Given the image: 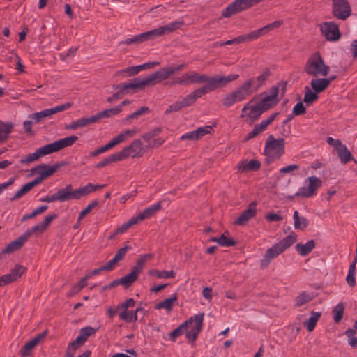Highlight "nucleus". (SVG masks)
I'll list each match as a JSON object with an SVG mask.
<instances>
[{
	"instance_id": "obj_1",
	"label": "nucleus",
	"mask_w": 357,
	"mask_h": 357,
	"mask_svg": "<svg viewBox=\"0 0 357 357\" xmlns=\"http://www.w3.org/2000/svg\"><path fill=\"white\" fill-rule=\"evenodd\" d=\"M296 235L291 233L268 248L261 261V266H267L273 259L291 247L296 241Z\"/></svg>"
},
{
	"instance_id": "obj_2",
	"label": "nucleus",
	"mask_w": 357,
	"mask_h": 357,
	"mask_svg": "<svg viewBox=\"0 0 357 357\" xmlns=\"http://www.w3.org/2000/svg\"><path fill=\"white\" fill-rule=\"evenodd\" d=\"M329 66L324 61L319 52L311 55L304 67V72L314 77H325L328 74Z\"/></svg>"
},
{
	"instance_id": "obj_3",
	"label": "nucleus",
	"mask_w": 357,
	"mask_h": 357,
	"mask_svg": "<svg viewBox=\"0 0 357 357\" xmlns=\"http://www.w3.org/2000/svg\"><path fill=\"white\" fill-rule=\"evenodd\" d=\"M157 84L153 73H151L142 78L136 77L129 83L119 84L114 86V89H120V93L126 94L131 91H136L138 89H143L147 86H154Z\"/></svg>"
},
{
	"instance_id": "obj_4",
	"label": "nucleus",
	"mask_w": 357,
	"mask_h": 357,
	"mask_svg": "<svg viewBox=\"0 0 357 357\" xmlns=\"http://www.w3.org/2000/svg\"><path fill=\"white\" fill-rule=\"evenodd\" d=\"M284 139L280 138L276 139L273 135H269L266 141L264 149V153L267 157L268 162H271L279 159L284 153Z\"/></svg>"
},
{
	"instance_id": "obj_5",
	"label": "nucleus",
	"mask_w": 357,
	"mask_h": 357,
	"mask_svg": "<svg viewBox=\"0 0 357 357\" xmlns=\"http://www.w3.org/2000/svg\"><path fill=\"white\" fill-rule=\"evenodd\" d=\"M286 89L287 82L284 81L279 82L276 85L272 86L270 89V94L257 102L262 111L264 112L275 106L280 100L278 98L279 93L281 92V95L283 96Z\"/></svg>"
},
{
	"instance_id": "obj_6",
	"label": "nucleus",
	"mask_w": 357,
	"mask_h": 357,
	"mask_svg": "<svg viewBox=\"0 0 357 357\" xmlns=\"http://www.w3.org/2000/svg\"><path fill=\"white\" fill-rule=\"evenodd\" d=\"M238 77V74L229 75L227 76L216 75L213 77L206 75V84L199 88L202 93L205 95L208 92L225 86L228 83L236 80Z\"/></svg>"
},
{
	"instance_id": "obj_7",
	"label": "nucleus",
	"mask_w": 357,
	"mask_h": 357,
	"mask_svg": "<svg viewBox=\"0 0 357 357\" xmlns=\"http://www.w3.org/2000/svg\"><path fill=\"white\" fill-rule=\"evenodd\" d=\"M282 23L283 22L282 20H276L271 24L264 26L262 28H260L257 30H255L248 34L241 35L235 38H233V43L240 44L256 40L259 37L264 36L271 30L280 27L282 24Z\"/></svg>"
},
{
	"instance_id": "obj_8",
	"label": "nucleus",
	"mask_w": 357,
	"mask_h": 357,
	"mask_svg": "<svg viewBox=\"0 0 357 357\" xmlns=\"http://www.w3.org/2000/svg\"><path fill=\"white\" fill-rule=\"evenodd\" d=\"M204 318V313L202 312L190 317L183 322V324H186V330L189 328L185 334V337L188 340L194 342L197 338L202 328Z\"/></svg>"
},
{
	"instance_id": "obj_9",
	"label": "nucleus",
	"mask_w": 357,
	"mask_h": 357,
	"mask_svg": "<svg viewBox=\"0 0 357 357\" xmlns=\"http://www.w3.org/2000/svg\"><path fill=\"white\" fill-rule=\"evenodd\" d=\"M244 83L231 93L225 95L222 98V105L226 107H230L237 102H243L251 95Z\"/></svg>"
},
{
	"instance_id": "obj_10",
	"label": "nucleus",
	"mask_w": 357,
	"mask_h": 357,
	"mask_svg": "<svg viewBox=\"0 0 357 357\" xmlns=\"http://www.w3.org/2000/svg\"><path fill=\"white\" fill-rule=\"evenodd\" d=\"M263 0H235L229 4L222 12L224 17H229L233 15L251 8Z\"/></svg>"
},
{
	"instance_id": "obj_11",
	"label": "nucleus",
	"mask_w": 357,
	"mask_h": 357,
	"mask_svg": "<svg viewBox=\"0 0 357 357\" xmlns=\"http://www.w3.org/2000/svg\"><path fill=\"white\" fill-rule=\"evenodd\" d=\"M307 183V185L301 187L295 193V197H300L303 198H309L314 196L317 194V190L321 186V180L316 176L308 177L305 183Z\"/></svg>"
},
{
	"instance_id": "obj_12",
	"label": "nucleus",
	"mask_w": 357,
	"mask_h": 357,
	"mask_svg": "<svg viewBox=\"0 0 357 357\" xmlns=\"http://www.w3.org/2000/svg\"><path fill=\"white\" fill-rule=\"evenodd\" d=\"M121 160L132 157V158H140L144 153V149L141 139H135L132 143L125 146L121 151L118 152Z\"/></svg>"
},
{
	"instance_id": "obj_13",
	"label": "nucleus",
	"mask_w": 357,
	"mask_h": 357,
	"mask_svg": "<svg viewBox=\"0 0 357 357\" xmlns=\"http://www.w3.org/2000/svg\"><path fill=\"white\" fill-rule=\"evenodd\" d=\"M333 15L341 20H346L351 15V8L348 0H331Z\"/></svg>"
},
{
	"instance_id": "obj_14",
	"label": "nucleus",
	"mask_w": 357,
	"mask_h": 357,
	"mask_svg": "<svg viewBox=\"0 0 357 357\" xmlns=\"http://www.w3.org/2000/svg\"><path fill=\"white\" fill-rule=\"evenodd\" d=\"M326 142L336 150L340 162L342 164H347L351 160H354L351 152L340 139H335L331 137H328L326 139Z\"/></svg>"
},
{
	"instance_id": "obj_15",
	"label": "nucleus",
	"mask_w": 357,
	"mask_h": 357,
	"mask_svg": "<svg viewBox=\"0 0 357 357\" xmlns=\"http://www.w3.org/2000/svg\"><path fill=\"white\" fill-rule=\"evenodd\" d=\"M271 74V73L270 69L266 68L256 78H250L245 81L243 83L246 86L248 87L247 89L252 94L254 92L258 91L262 86L266 85Z\"/></svg>"
},
{
	"instance_id": "obj_16",
	"label": "nucleus",
	"mask_w": 357,
	"mask_h": 357,
	"mask_svg": "<svg viewBox=\"0 0 357 357\" xmlns=\"http://www.w3.org/2000/svg\"><path fill=\"white\" fill-rule=\"evenodd\" d=\"M320 31L328 40L337 41L341 36L339 26L334 22H326L321 24Z\"/></svg>"
},
{
	"instance_id": "obj_17",
	"label": "nucleus",
	"mask_w": 357,
	"mask_h": 357,
	"mask_svg": "<svg viewBox=\"0 0 357 357\" xmlns=\"http://www.w3.org/2000/svg\"><path fill=\"white\" fill-rule=\"evenodd\" d=\"M252 100H250L246 105H244V107L242 108V114H241L240 117H246L248 120H250L251 122H254L260 117L264 112L258 103L252 105Z\"/></svg>"
},
{
	"instance_id": "obj_18",
	"label": "nucleus",
	"mask_w": 357,
	"mask_h": 357,
	"mask_svg": "<svg viewBox=\"0 0 357 357\" xmlns=\"http://www.w3.org/2000/svg\"><path fill=\"white\" fill-rule=\"evenodd\" d=\"M185 63H181L177 66H169L167 68H162L160 70L153 73L155 80L158 83L162 82L164 80L167 79L170 76L174 74L176 72L182 70L185 68Z\"/></svg>"
},
{
	"instance_id": "obj_19",
	"label": "nucleus",
	"mask_w": 357,
	"mask_h": 357,
	"mask_svg": "<svg viewBox=\"0 0 357 357\" xmlns=\"http://www.w3.org/2000/svg\"><path fill=\"white\" fill-rule=\"evenodd\" d=\"M78 140V137L75 135L69 136L61 139L47 144L50 153L57 152L66 147L71 146L75 142Z\"/></svg>"
},
{
	"instance_id": "obj_20",
	"label": "nucleus",
	"mask_w": 357,
	"mask_h": 357,
	"mask_svg": "<svg viewBox=\"0 0 357 357\" xmlns=\"http://www.w3.org/2000/svg\"><path fill=\"white\" fill-rule=\"evenodd\" d=\"M62 165L55 164L52 166H50L45 164H41L38 165L36 169L37 172L40 174L39 176L35 178V181H38L37 183L40 184L45 178L53 174L54 172L57 171V169L61 167Z\"/></svg>"
},
{
	"instance_id": "obj_21",
	"label": "nucleus",
	"mask_w": 357,
	"mask_h": 357,
	"mask_svg": "<svg viewBox=\"0 0 357 357\" xmlns=\"http://www.w3.org/2000/svg\"><path fill=\"white\" fill-rule=\"evenodd\" d=\"M106 186V184L102 185H94L93 183H88L87 185L80 187L78 189L73 190L72 196L74 197L75 199H79L81 197L87 196L90 193L96 190H100Z\"/></svg>"
},
{
	"instance_id": "obj_22",
	"label": "nucleus",
	"mask_w": 357,
	"mask_h": 357,
	"mask_svg": "<svg viewBox=\"0 0 357 357\" xmlns=\"http://www.w3.org/2000/svg\"><path fill=\"white\" fill-rule=\"evenodd\" d=\"M184 24V22L183 20L172 22L165 26H160L157 29H153L152 33L154 37V39L156 37L162 36L165 33H169L174 32V31L180 29Z\"/></svg>"
},
{
	"instance_id": "obj_23",
	"label": "nucleus",
	"mask_w": 357,
	"mask_h": 357,
	"mask_svg": "<svg viewBox=\"0 0 357 357\" xmlns=\"http://www.w3.org/2000/svg\"><path fill=\"white\" fill-rule=\"evenodd\" d=\"M162 208V201H160L143 210L137 216L133 217L137 223H139L145 219L153 216L158 211Z\"/></svg>"
},
{
	"instance_id": "obj_24",
	"label": "nucleus",
	"mask_w": 357,
	"mask_h": 357,
	"mask_svg": "<svg viewBox=\"0 0 357 357\" xmlns=\"http://www.w3.org/2000/svg\"><path fill=\"white\" fill-rule=\"evenodd\" d=\"M257 214L256 203H250L246 210H245L240 216L235 220V224L238 225H245L252 218Z\"/></svg>"
},
{
	"instance_id": "obj_25",
	"label": "nucleus",
	"mask_w": 357,
	"mask_h": 357,
	"mask_svg": "<svg viewBox=\"0 0 357 357\" xmlns=\"http://www.w3.org/2000/svg\"><path fill=\"white\" fill-rule=\"evenodd\" d=\"M27 241V235H22L15 241L8 243L6 248L1 251L2 254H10L16 250H20L23 245Z\"/></svg>"
},
{
	"instance_id": "obj_26",
	"label": "nucleus",
	"mask_w": 357,
	"mask_h": 357,
	"mask_svg": "<svg viewBox=\"0 0 357 357\" xmlns=\"http://www.w3.org/2000/svg\"><path fill=\"white\" fill-rule=\"evenodd\" d=\"M154 39L152 31L144 32L139 35L135 36L132 38H126L121 41L120 44L130 45V44H139L144 41Z\"/></svg>"
},
{
	"instance_id": "obj_27",
	"label": "nucleus",
	"mask_w": 357,
	"mask_h": 357,
	"mask_svg": "<svg viewBox=\"0 0 357 357\" xmlns=\"http://www.w3.org/2000/svg\"><path fill=\"white\" fill-rule=\"evenodd\" d=\"M50 154V151L48 149L47 145H45L38 149L36 151L31 154H29L26 155V158L22 159L20 160V162L24 163H29L33 161L37 160L39 158Z\"/></svg>"
},
{
	"instance_id": "obj_28",
	"label": "nucleus",
	"mask_w": 357,
	"mask_h": 357,
	"mask_svg": "<svg viewBox=\"0 0 357 357\" xmlns=\"http://www.w3.org/2000/svg\"><path fill=\"white\" fill-rule=\"evenodd\" d=\"M72 107L71 102H66L65 104L57 105L56 107L45 109L44 110H42L39 112V114H40L42 119L50 117L52 115L56 114L58 112H63L64 110H66Z\"/></svg>"
},
{
	"instance_id": "obj_29",
	"label": "nucleus",
	"mask_w": 357,
	"mask_h": 357,
	"mask_svg": "<svg viewBox=\"0 0 357 357\" xmlns=\"http://www.w3.org/2000/svg\"><path fill=\"white\" fill-rule=\"evenodd\" d=\"M312 89L317 93L324 91L329 86V80L326 78H314L310 82Z\"/></svg>"
},
{
	"instance_id": "obj_30",
	"label": "nucleus",
	"mask_w": 357,
	"mask_h": 357,
	"mask_svg": "<svg viewBox=\"0 0 357 357\" xmlns=\"http://www.w3.org/2000/svg\"><path fill=\"white\" fill-rule=\"evenodd\" d=\"M315 245L316 244L314 241L311 239L307 241L305 244L301 243H297L295 245V250L300 255L306 256L312 251L315 248Z\"/></svg>"
},
{
	"instance_id": "obj_31",
	"label": "nucleus",
	"mask_w": 357,
	"mask_h": 357,
	"mask_svg": "<svg viewBox=\"0 0 357 357\" xmlns=\"http://www.w3.org/2000/svg\"><path fill=\"white\" fill-rule=\"evenodd\" d=\"M98 330V328H93L91 326L81 328L78 336L76 337V342H80L84 345L89 337L96 333Z\"/></svg>"
},
{
	"instance_id": "obj_32",
	"label": "nucleus",
	"mask_w": 357,
	"mask_h": 357,
	"mask_svg": "<svg viewBox=\"0 0 357 357\" xmlns=\"http://www.w3.org/2000/svg\"><path fill=\"white\" fill-rule=\"evenodd\" d=\"M261 167V163L257 160H251L249 162L243 161L238 165V169L242 172L248 171H257Z\"/></svg>"
},
{
	"instance_id": "obj_33",
	"label": "nucleus",
	"mask_w": 357,
	"mask_h": 357,
	"mask_svg": "<svg viewBox=\"0 0 357 357\" xmlns=\"http://www.w3.org/2000/svg\"><path fill=\"white\" fill-rule=\"evenodd\" d=\"M202 96H204V94L199 88L196 89L181 100L184 107L192 105L196 102L197 99L201 98Z\"/></svg>"
},
{
	"instance_id": "obj_34",
	"label": "nucleus",
	"mask_w": 357,
	"mask_h": 357,
	"mask_svg": "<svg viewBox=\"0 0 357 357\" xmlns=\"http://www.w3.org/2000/svg\"><path fill=\"white\" fill-rule=\"evenodd\" d=\"M38 181H35V179H33V181H31V182H29V183H26L25 185H24L22 186V188H20V190H18L15 194L14 195L13 197H12L10 200L11 202H13L20 197H22V196H24V195H26L27 192H29L32 188H33L35 186H36L37 185H38L37 183Z\"/></svg>"
},
{
	"instance_id": "obj_35",
	"label": "nucleus",
	"mask_w": 357,
	"mask_h": 357,
	"mask_svg": "<svg viewBox=\"0 0 357 357\" xmlns=\"http://www.w3.org/2000/svg\"><path fill=\"white\" fill-rule=\"evenodd\" d=\"M26 268L20 264H17L12 268L9 273L6 274L10 283L16 281L25 272Z\"/></svg>"
},
{
	"instance_id": "obj_36",
	"label": "nucleus",
	"mask_w": 357,
	"mask_h": 357,
	"mask_svg": "<svg viewBox=\"0 0 357 357\" xmlns=\"http://www.w3.org/2000/svg\"><path fill=\"white\" fill-rule=\"evenodd\" d=\"M68 199V194L63 192V191H57L56 193H54L53 195L50 196H46L42 199H40L41 202H53L55 201H59L60 202H63L65 201H67Z\"/></svg>"
},
{
	"instance_id": "obj_37",
	"label": "nucleus",
	"mask_w": 357,
	"mask_h": 357,
	"mask_svg": "<svg viewBox=\"0 0 357 357\" xmlns=\"http://www.w3.org/2000/svg\"><path fill=\"white\" fill-rule=\"evenodd\" d=\"M140 310L139 307L134 311L123 310L119 314V318L127 323L135 322L137 320V312Z\"/></svg>"
},
{
	"instance_id": "obj_38",
	"label": "nucleus",
	"mask_w": 357,
	"mask_h": 357,
	"mask_svg": "<svg viewBox=\"0 0 357 357\" xmlns=\"http://www.w3.org/2000/svg\"><path fill=\"white\" fill-rule=\"evenodd\" d=\"M13 125L12 123H0V143H4L12 132Z\"/></svg>"
},
{
	"instance_id": "obj_39",
	"label": "nucleus",
	"mask_w": 357,
	"mask_h": 357,
	"mask_svg": "<svg viewBox=\"0 0 357 357\" xmlns=\"http://www.w3.org/2000/svg\"><path fill=\"white\" fill-rule=\"evenodd\" d=\"M139 132L137 129L127 130L124 132H121L119 135L116 136L113 139L116 142V144H119L126 141L128 139L132 138L137 133Z\"/></svg>"
},
{
	"instance_id": "obj_40",
	"label": "nucleus",
	"mask_w": 357,
	"mask_h": 357,
	"mask_svg": "<svg viewBox=\"0 0 357 357\" xmlns=\"http://www.w3.org/2000/svg\"><path fill=\"white\" fill-rule=\"evenodd\" d=\"M120 112H121V108L115 107L113 108H109V109H107L103 111L99 112L94 116L96 118V121L97 122L98 121H99L101 119L109 118L114 115L118 114Z\"/></svg>"
},
{
	"instance_id": "obj_41",
	"label": "nucleus",
	"mask_w": 357,
	"mask_h": 357,
	"mask_svg": "<svg viewBox=\"0 0 357 357\" xmlns=\"http://www.w3.org/2000/svg\"><path fill=\"white\" fill-rule=\"evenodd\" d=\"M293 218L294 221V226L296 229L303 230L308 226L309 222L307 219L299 216L298 211H294Z\"/></svg>"
},
{
	"instance_id": "obj_42",
	"label": "nucleus",
	"mask_w": 357,
	"mask_h": 357,
	"mask_svg": "<svg viewBox=\"0 0 357 357\" xmlns=\"http://www.w3.org/2000/svg\"><path fill=\"white\" fill-rule=\"evenodd\" d=\"M321 316V312H312L310 318L304 322V326L307 328V331L311 332L314 329L317 322L319 321Z\"/></svg>"
},
{
	"instance_id": "obj_43",
	"label": "nucleus",
	"mask_w": 357,
	"mask_h": 357,
	"mask_svg": "<svg viewBox=\"0 0 357 357\" xmlns=\"http://www.w3.org/2000/svg\"><path fill=\"white\" fill-rule=\"evenodd\" d=\"M305 96L303 102L310 106L319 99L318 93L310 89L308 86L305 87Z\"/></svg>"
},
{
	"instance_id": "obj_44",
	"label": "nucleus",
	"mask_w": 357,
	"mask_h": 357,
	"mask_svg": "<svg viewBox=\"0 0 357 357\" xmlns=\"http://www.w3.org/2000/svg\"><path fill=\"white\" fill-rule=\"evenodd\" d=\"M190 84V73H184L179 77H174L170 82H167V84L169 86H174L175 84L188 85Z\"/></svg>"
},
{
	"instance_id": "obj_45",
	"label": "nucleus",
	"mask_w": 357,
	"mask_h": 357,
	"mask_svg": "<svg viewBox=\"0 0 357 357\" xmlns=\"http://www.w3.org/2000/svg\"><path fill=\"white\" fill-rule=\"evenodd\" d=\"M139 274L132 269L131 272L119 279L120 284L125 287L130 286L137 279Z\"/></svg>"
},
{
	"instance_id": "obj_46",
	"label": "nucleus",
	"mask_w": 357,
	"mask_h": 357,
	"mask_svg": "<svg viewBox=\"0 0 357 357\" xmlns=\"http://www.w3.org/2000/svg\"><path fill=\"white\" fill-rule=\"evenodd\" d=\"M117 161H121V157L118 152L109 155V156L104 158L102 160L96 164V167L98 169L102 168L110 163L115 162Z\"/></svg>"
},
{
	"instance_id": "obj_47",
	"label": "nucleus",
	"mask_w": 357,
	"mask_h": 357,
	"mask_svg": "<svg viewBox=\"0 0 357 357\" xmlns=\"http://www.w3.org/2000/svg\"><path fill=\"white\" fill-rule=\"evenodd\" d=\"M176 300H177V296H176V294H174V296H172L169 298H167L163 300L162 301H160V303H158L156 305L155 308L156 309H165L167 310H171L173 307L174 303L176 302Z\"/></svg>"
},
{
	"instance_id": "obj_48",
	"label": "nucleus",
	"mask_w": 357,
	"mask_h": 357,
	"mask_svg": "<svg viewBox=\"0 0 357 357\" xmlns=\"http://www.w3.org/2000/svg\"><path fill=\"white\" fill-rule=\"evenodd\" d=\"M137 222L135 220V218L132 217L128 221L126 222H124L123 225H121V227H118L114 233L109 236V238L112 239L114 238L116 235L123 234L126 232L129 228H130L132 226L137 225Z\"/></svg>"
},
{
	"instance_id": "obj_49",
	"label": "nucleus",
	"mask_w": 357,
	"mask_h": 357,
	"mask_svg": "<svg viewBox=\"0 0 357 357\" xmlns=\"http://www.w3.org/2000/svg\"><path fill=\"white\" fill-rule=\"evenodd\" d=\"M211 242H216L220 246L229 247L235 245V241L233 238H228L225 234L219 238H212L209 240Z\"/></svg>"
},
{
	"instance_id": "obj_50",
	"label": "nucleus",
	"mask_w": 357,
	"mask_h": 357,
	"mask_svg": "<svg viewBox=\"0 0 357 357\" xmlns=\"http://www.w3.org/2000/svg\"><path fill=\"white\" fill-rule=\"evenodd\" d=\"M268 126L265 121H264V120L261 121L259 123L256 124L252 131L248 134L247 139H250L253 137H255L259 133L265 130Z\"/></svg>"
},
{
	"instance_id": "obj_51",
	"label": "nucleus",
	"mask_w": 357,
	"mask_h": 357,
	"mask_svg": "<svg viewBox=\"0 0 357 357\" xmlns=\"http://www.w3.org/2000/svg\"><path fill=\"white\" fill-rule=\"evenodd\" d=\"M153 255L152 254H146L144 255H142L137 261L135 266L132 268V270L135 271L137 274H140V273L142 271L143 267L145 264V263L152 258Z\"/></svg>"
},
{
	"instance_id": "obj_52",
	"label": "nucleus",
	"mask_w": 357,
	"mask_h": 357,
	"mask_svg": "<svg viewBox=\"0 0 357 357\" xmlns=\"http://www.w3.org/2000/svg\"><path fill=\"white\" fill-rule=\"evenodd\" d=\"M149 275L155 276L158 278H173L175 277V272L171 271H158L155 269L150 270Z\"/></svg>"
},
{
	"instance_id": "obj_53",
	"label": "nucleus",
	"mask_w": 357,
	"mask_h": 357,
	"mask_svg": "<svg viewBox=\"0 0 357 357\" xmlns=\"http://www.w3.org/2000/svg\"><path fill=\"white\" fill-rule=\"evenodd\" d=\"M344 310V305L342 303H338L333 307L332 313L335 323H339L341 321L343 317Z\"/></svg>"
},
{
	"instance_id": "obj_54",
	"label": "nucleus",
	"mask_w": 357,
	"mask_h": 357,
	"mask_svg": "<svg viewBox=\"0 0 357 357\" xmlns=\"http://www.w3.org/2000/svg\"><path fill=\"white\" fill-rule=\"evenodd\" d=\"M80 342H76V339L72 342L69 343L65 353V357H73L77 349L82 347Z\"/></svg>"
},
{
	"instance_id": "obj_55",
	"label": "nucleus",
	"mask_w": 357,
	"mask_h": 357,
	"mask_svg": "<svg viewBox=\"0 0 357 357\" xmlns=\"http://www.w3.org/2000/svg\"><path fill=\"white\" fill-rule=\"evenodd\" d=\"M190 84H202L206 80V74H199L197 72L192 71L190 73Z\"/></svg>"
},
{
	"instance_id": "obj_56",
	"label": "nucleus",
	"mask_w": 357,
	"mask_h": 357,
	"mask_svg": "<svg viewBox=\"0 0 357 357\" xmlns=\"http://www.w3.org/2000/svg\"><path fill=\"white\" fill-rule=\"evenodd\" d=\"M345 334L348 337V344L352 348H357V337L355 336L356 331L349 328L345 331Z\"/></svg>"
},
{
	"instance_id": "obj_57",
	"label": "nucleus",
	"mask_w": 357,
	"mask_h": 357,
	"mask_svg": "<svg viewBox=\"0 0 357 357\" xmlns=\"http://www.w3.org/2000/svg\"><path fill=\"white\" fill-rule=\"evenodd\" d=\"M186 331V324L182 323L179 326L175 328L174 331L171 332L169 334V337L172 341H175V340L184 333Z\"/></svg>"
},
{
	"instance_id": "obj_58",
	"label": "nucleus",
	"mask_w": 357,
	"mask_h": 357,
	"mask_svg": "<svg viewBox=\"0 0 357 357\" xmlns=\"http://www.w3.org/2000/svg\"><path fill=\"white\" fill-rule=\"evenodd\" d=\"M312 298L310 296L309 294H307L305 292H303L296 298V305L297 307H301L304 304L310 302Z\"/></svg>"
},
{
	"instance_id": "obj_59",
	"label": "nucleus",
	"mask_w": 357,
	"mask_h": 357,
	"mask_svg": "<svg viewBox=\"0 0 357 357\" xmlns=\"http://www.w3.org/2000/svg\"><path fill=\"white\" fill-rule=\"evenodd\" d=\"M98 205V200H93L91 203L89 204L87 206L82 210L79 214L78 221H80L84 216H86L91 211Z\"/></svg>"
},
{
	"instance_id": "obj_60",
	"label": "nucleus",
	"mask_w": 357,
	"mask_h": 357,
	"mask_svg": "<svg viewBox=\"0 0 357 357\" xmlns=\"http://www.w3.org/2000/svg\"><path fill=\"white\" fill-rule=\"evenodd\" d=\"M149 112V109L147 107H142L138 110L135 111V112L129 114L126 117V121H129L135 118H137L138 116L142 115L143 114L147 113Z\"/></svg>"
},
{
	"instance_id": "obj_61",
	"label": "nucleus",
	"mask_w": 357,
	"mask_h": 357,
	"mask_svg": "<svg viewBox=\"0 0 357 357\" xmlns=\"http://www.w3.org/2000/svg\"><path fill=\"white\" fill-rule=\"evenodd\" d=\"M306 107L302 102H298L293 108V114L295 116H299L305 114Z\"/></svg>"
},
{
	"instance_id": "obj_62",
	"label": "nucleus",
	"mask_w": 357,
	"mask_h": 357,
	"mask_svg": "<svg viewBox=\"0 0 357 357\" xmlns=\"http://www.w3.org/2000/svg\"><path fill=\"white\" fill-rule=\"evenodd\" d=\"M212 130H213V128L211 126H204V127L198 128L195 130L196 134H197L198 139L199 138H201L202 137L204 136L205 135L210 133Z\"/></svg>"
},
{
	"instance_id": "obj_63",
	"label": "nucleus",
	"mask_w": 357,
	"mask_h": 357,
	"mask_svg": "<svg viewBox=\"0 0 357 357\" xmlns=\"http://www.w3.org/2000/svg\"><path fill=\"white\" fill-rule=\"evenodd\" d=\"M135 305V301L132 298H130L126 300L124 303L119 304L117 305V309H121L123 310H128L129 307H134Z\"/></svg>"
},
{
	"instance_id": "obj_64",
	"label": "nucleus",
	"mask_w": 357,
	"mask_h": 357,
	"mask_svg": "<svg viewBox=\"0 0 357 357\" xmlns=\"http://www.w3.org/2000/svg\"><path fill=\"white\" fill-rule=\"evenodd\" d=\"M33 348L34 347H33V344H31L29 341L27 342L24 345V347H22V350L20 351L21 356L24 357V356H28L31 355Z\"/></svg>"
}]
</instances>
